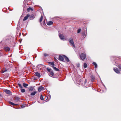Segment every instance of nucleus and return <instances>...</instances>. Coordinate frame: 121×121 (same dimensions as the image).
I'll return each instance as SVG.
<instances>
[{
    "instance_id": "f257e3e1",
    "label": "nucleus",
    "mask_w": 121,
    "mask_h": 121,
    "mask_svg": "<svg viewBox=\"0 0 121 121\" xmlns=\"http://www.w3.org/2000/svg\"><path fill=\"white\" fill-rule=\"evenodd\" d=\"M69 43H70L71 46L73 47H74V48H75V47L72 38H69Z\"/></svg>"
},
{
    "instance_id": "f03ea898",
    "label": "nucleus",
    "mask_w": 121,
    "mask_h": 121,
    "mask_svg": "<svg viewBox=\"0 0 121 121\" xmlns=\"http://www.w3.org/2000/svg\"><path fill=\"white\" fill-rule=\"evenodd\" d=\"M81 59L83 61L86 58V55L85 53H82L80 55Z\"/></svg>"
},
{
    "instance_id": "7ed1b4c3",
    "label": "nucleus",
    "mask_w": 121,
    "mask_h": 121,
    "mask_svg": "<svg viewBox=\"0 0 121 121\" xmlns=\"http://www.w3.org/2000/svg\"><path fill=\"white\" fill-rule=\"evenodd\" d=\"M59 36L60 39L63 40H66V39L65 38L64 36L62 34L59 33Z\"/></svg>"
},
{
    "instance_id": "20e7f679",
    "label": "nucleus",
    "mask_w": 121,
    "mask_h": 121,
    "mask_svg": "<svg viewBox=\"0 0 121 121\" xmlns=\"http://www.w3.org/2000/svg\"><path fill=\"white\" fill-rule=\"evenodd\" d=\"M64 57L60 55L59 56L58 60L61 61H64Z\"/></svg>"
},
{
    "instance_id": "39448f33",
    "label": "nucleus",
    "mask_w": 121,
    "mask_h": 121,
    "mask_svg": "<svg viewBox=\"0 0 121 121\" xmlns=\"http://www.w3.org/2000/svg\"><path fill=\"white\" fill-rule=\"evenodd\" d=\"M44 89L43 87L42 86H39L38 88V91L39 92H40L42 90H43Z\"/></svg>"
},
{
    "instance_id": "423d86ee",
    "label": "nucleus",
    "mask_w": 121,
    "mask_h": 121,
    "mask_svg": "<svg viewBox=\"0 0 121 121\" xmlns=\"http://www.w3.org/2000/svg\"><path fill=\"white\" fill-rule=\"evenodd\" d=\"M113 70L115 72L117 73H120V71L118 70V69L116 68H114L113 69Z\"/></svg>"
},
{
    "instance_id": "0eeeda50",
    "label": "nucleus",
    "mask_w": 121,
    "mask_h": 121,
    "mask_svg": "<svg viewBox=\"0 0 121 121\" xmlns=\"http://www.w3.org/2000/svg\"><path fill=\"white\" fill-rule=\"evenodd\" d=\"M4 91L6 93L8 94H9L11 93V91L7 89L5 90Z\"/></svg>"
},
{
    "instance_id": "6e6552de",
    "label": "nucleus",
    "mask_w": 121,
    "mask_h": 121,
    "mask_svg": "<svg viewBox=\"0 0 121 121\" xmlns=\"http://www.w3.org/2000/svg\"><path fill=\"white\" fill-rule=\"evenodd\" d=\"M63 56L64 57V59L67 62H69V60L68 57L64 55H63Z\"/></svg>"
},
{
    "instance_id": "1a4fd4ad",
    "label": "nucleus",
    "mask_w": 121,
    "mask_h": 121,
    "mask_svg": "<svg viewBox=\"0 0 121 121\" xmlns=\"http://www.w3.org/2000/svg\"><path fill=\"white\" fill-rule=\"evenodd\" d=\"M53 23V22L51 21L47 22V24L48 25H52Z\"/></svg>"
},
{
    "instance_id": "9d476101",
    "label": "nucleus",
    "mask_w": 121,
    "mask_h": 121,
    "mask_svg": "<svg viewBox=\"0 0 121 121\" xmlns=\"http://www.w3.org/2000/svg\"><path fill=\"white\" fill-rule=\"evenodd\" d=\"M4 49L5 51H9L10 50L9 48L8 47H4Z\"/></svg>"
},
{
    "instance_id": "9b49d317",
    "label": "nucleus",
    "mask_w": 121,
    "mask_h": 121,
    "mask_svg": "<svg viewBox=\"0 0 121 121\" xmlns=\"http://www.w3.org/2000/svg\"><path fill=\"white\" fill-rule=\"evenodd\" d=\"M30 16V15L27 14L26 16L23 19V21H25L28 18V17Z\"/></svg>"
},
{
    "instance_id": "f8f14e48",
    "label": "nucleus",
    "mask_w": 121,
    "mask_h": 121,
    "mask_svg": "<svg viewBox=\"0 0 121 121\" xmlns=\"http://www.w3.org/2000/svg\"><path fill=\"white\" fill-rule=\"evenodd\" d=\"M20 98L17 97H15V100L16 102L19 101L20 100Z\"/></svg>"
},
{
    "instance_id": "ddd939ff",
    "label": "nucleus",
    "mask_w": 121,
    "mask_h": 121,
    "mask_svg": "<svg viewBox=\"0 0 121 121\" xmlns=\"http://www.w3.org/2000/svg\"><path fill=\"white\" fill-rule=\"evenodd\" d=\"M35 75L38 77L39 78L40 77V75L39 73H38V72H36L35 73Z\"/></svg>"
},
{
    "instance_id": "4468645a",
    "label": "nucleus",
    "mask_w": 121,
    "mask_h": 121,
    "mask_svg": "<svg viewBox=\"0 0 121 121\" xmlns=\"http://www.w3.org/2000/svg\"><path fill=\"white\" fill-rule=\"evenodd\" d=\"M91 80L92 81L94 80L95 79V77L94 76L92 75H91Z\"/></svg>"
},
{
    "instance_id": "2eb2a0df",
    "label": "nucleus",
    "mask_w": 121,
    "mask_h": 121,
    "mask_svg": "<svg viewBox=\"0 0 121 121\" xmlns=\"http://www.w3.org/2000/svg\"><path fill=\"white\" fill-rule=\"evenodd\" d=\"M37 93L36 91H35L31 93L30 94V95L31 96H33L35 95Z\"/></svg>"
},
{
    "instance_id": "dca6fc26",
    "label": "nucleus",
    "mask_w": 121,
    "mask_h": 121,
    "mask_svg": "<svg viewBox=\"0 0 121 121\" xmlns=\"http://www.w3.org/2000/svg\"><path fill=\"white\" fill-rule=\"evenodd\" d=\"M9 104H10L11 105H17V104H14L13 103V102H10V101H9Z\"/></svg>"
},
{
    "instance_id": "f3484780",
    "label": "nucleus",
    "mask_w": 121,
    "mask_h": 121,
    "mask_svg": "<svg viewBox=\"0 0 121 121\" xmlns=\"http://www.w3.org/2000/svg\"><path fill=\"white\" fill-rule=\"evenodd\" d=\"M9 71V69H4L2 71V73H4L5 72H7V71Z\"/></svg>"
},
{
    "instance_id": "a211bd4d",
    "label": "nucleus",
    "mask_w": 121,
    "mask_h": 121,
    "mask_svg": "<svg viewBox=\"0 0 121 121\" xmlns=\"http://www.w3.org/2000/svg\"><path fill=\"white\" fill-rule=\"evenodd\" d=\"M52 67L53 69L55 71H59V70L57 68L54 66H53Z\"/></svg>"
},
{
    "instance_id": "6ab92c4d",
    "label": "nucleus",
    "mask_w": 121,
    "mask_h": 121,
    "mask_svg": "<svg viewBox=\"0 0 121 121\" xmlns=\"http://www.w3.org/2000/svg\"><path fill=\"white\" fill-rule=\"evenodd\" d=\"M30 10L32 11H33V9L30 7H29L27 9V10L28 12L30 11Z\"/></svg>"
},
{
    "instance_id": "aec40b11",
    "label": "nucleus",
    "mask_w": 121,
    "mask_h": 121,
    "mask_svg": "<svg viewBox=\"0 0 121 121\" xmlns=\"http://www.w3.org/2000/svg\"><path fill=\"white\" fill-rule=\"evenodd\" d=\"M92 64L95 66V68H96L97 67V65L96 63L94 62H93Z\"/></svg>"
},
{
    "instance_id": "412c9836",
    "label": "nucleus",
    "mask_w": 121,
    "mask_h": 121,
    "mask_svg": "<svg viewBox=\"0 0 121 121\" xmlns=\"http://www.w3.org/2000/svg\"><path fill=\"white\" fill-rule=\"evenodd\" d=\"M23 86L25 88L27 87V86H28V85L27 84L25 83H23Z\"/></svg>"
},
{
    "instance_id": "4be33fe9",
    "label": "nucleus",
    "mask_w": 121,
    "mask_h": 121,
    "mask_svg": "<svg viewBox=\"0 0 121 121\" xmlns=\"http://www.w3.org/2000/svg\"><path fill=\"white\" fill-rule=\"evenodd\" d=\"M34 87L32 86H30L29 88V90L30 91H32L33 90Z\"/></svg>"
},
{
    "instance_id": "5701e85b",
    "label": "nucleus",
    "mask_w": 121,
    "mask_h": 121,
    "mask_svg": "<svg viewBox=\"0 0 121 121\" xmlns=\"http://www.w3.org/2000/svg\"><path fill=\"white\" fill-rule=\"evenodd\" d=\"M47 70L49 72H50L51 71H52L51 69L50 68H47Z\"/></svg>"
},
{
    "instance_id": "b1692460",
    "label": "nucleus",
    "mask_w": 121,
    "mask_h": 121,
    "mask_svg": "<svg viewBox=\"0 0 121 121\" xmlns=\"http://www.w3.org/2000/svg\"><path fill=\"white\" fill-rule=\"evenodd\" d=\"M50 74L52 76L54 75V73L53 71H52L50 72Z\"/></svg>"
},
{
    "instance_id": "393cba45",
    "label": "nucleus",
    "mask_w": 121,
    "mask_h": 121,
    "mask_svg": "<svg viewBox=\"0 0 121 121\" xmlns=\"http://www.w3.org/2000/svg\"><path fill=\"white\" fill-rule=\"evenodd\" d=\"M84 66L85 68H86L87 67V64L85 63H84Z\"/></svg>"
},
{
    "instance_id": "a878e982",
    "label": "nucleus",
    "mask_w": 121,
    "mask_h": 121,
    "mask_svg": "<svg viewBox=\"0 0 121 121\" xmlns=\"http://www.w3.org/2000/svg\"><path fill=\"white\" fill-rule=\"evenodd\" d=\"M21 91L22 92L24 93L25 92V90L24 89H21Z\"/></svg>"
},
{
    "instance_id": "bb28decb",
    "label": "nucleus",
    "mask_w": 121,
    "mask_h": 121,
    "mask_svg": "<svg viewBox=\"0 0 121 121\" xmlns=\"http://www.w3.org/2000/svg\"><path fill=\"white\" fill-rule=\"evenodd\" d=\"M43 18V16H42L39 19V22H41V21H42Z\"/></svg>"
},
{
    "instance_id": "cd10ccee",
    "label": "nucleus",
    "mask_w": 121,
    "mask_h": 121,
    "mask_svg": "<svg viewBox=\"0 0 121 121\" xmlns=\"http://www.w3.org/2000/svg\"><path fill=\"white\" fill-rule=\"evenodd\" d=\"M35 17V16L34 14H32L30 16V17L31 18H34Z\"/></svg>"
},
{
    "instance_id": "c85d7f7f",
    "label": "nucleus",
    "mask_w": 121,
    "mask_h": 121,
    "mask_svg": "<svg viewBox=\"0 0 121 121\" xmlns=\"http://www.w3.org/2000/svg\"><path fill=\"white\" fill-rule=\"evenodd\" d=\"M40 99L42 100H44L43 98V96L42 95H41Z\"/></svg>"
},
{
    "instance_id": "c756f323",
    "label": "nucleus",
    "mask_w": 121,
    "mask_h": 121,
    "mask_svg": "<svg viewBox=\"0 0 121 121\" xmlns=\"http://www.w3.org/2000/svg\"><path fill=\"white\" fill-rule=\"evenodd\" d=\"M18 86H19V87H20V88H22V86L21 85V84L20 83H18Z\"/></svg>"
},
{
    "instance_id": "7c9ffc66",
    "label": "nucleus",
    "mask_w": 121,
    "mask_h": 121,
    "mask_svg": "<svg viewBox=\"0 0 121 121\" xmlns=\"http://www.w3.org/2000/svg\"><path fill=\"white\" fill-rule=\"evenodd\" d=\"M82 35L84 37V38L86 36V35L84 33H83L82 34Z\"/></svg>"
},
{
    "instance_id": "2f4dec72",
    "label": "nucleus",
    "mask_w": 121,
    "mask_h": 121,
    "mask_svg": "<svg viewBox=\"0 0 121 121\" xmlns=\"http://www.w3.org/2000/svg\"><path fill=\"white\" fill-rule=\"evenodd\" d=\"M81 29H78V30L77 33H80V32H81Z\"/></svg>"
},
{
    "instance_id": "473e14b6",
    "label": "nucleus",
    "mask_w": 121,
    "mask_h": 121,
    "mask_svg": "<svg viewBox=\"0 0 121 121\" xmlns=\"http://www.w3.org/2000/svg\"><path fill=\"white\" fill-rule=\"evenodd\" d=\"M50 64L52 65V66H53V65H54V62H51L50 63Z\"/></svg>"
},
{
    "instance_id": "72a5a7b5",
    "label": "nucleus",
    "mask_w": 121,
    "mask_h": 121,
    "mask_svg": "<svg viewBox=\"0 0 121 121\" xmlns=\"http://www.w3.org/2000/svg\"><path fill=\"white\" fill-rule=\"evenodd\" d=\"M44 56L46 57V56H48V55L47 54L45 53V54H44Z\"/></svg>"
},
{
    "instance_id": "f704fd0d",
    "label": "nucleus",
    "mask_w": 121,
    "mask_h": 121,
    "mask_svg": "<svg viewBox=\"0 0 121 121\" xmlns=\"http://www.w3.org/2000/svg\"><path fill=\"white\" fill-rule=\"evenodd\" d=\"M118 68L121 70V65H118Z\"/></svg>"
},
{
    "instance_id": "c9c22d12",
    "label": "nucleus",
    "mask_w": 121,
    "mask_h": 121,
    "mask_svg": "<svg viewBox=\"0 0 121 121\" xmlns=\"http://www.w3.org/2000/svg\"><path fill=\"white\" fill-rule=\"evenodd\" d=\"M86 82H87V80L86 79L85 80V82H84V84H85L86 83Z\"/></svg>"
},
{
    "instance_id": "e433bc0d",
    "label": "nucleus",
    "mask_w": 121,
    "mask_h": 121,
    "mask_svg": "<svg viewBox=\"0 0 121 121\" xmlns=\"http://www.w3.org/2000/svg\"><path fill=\"white\" fill-rule=\"evenodd\" d=\"M77 67H79V64L78 63L77 64Z\"/></svg>"
},
{
    "instance_id": "4c0bfd02",
    "label": "nucleus",
    "mask_w": 121,
    "mask_h": 121,
    "mask_svg": "<svg viewBox=\"0 0 121 121\" xmlns=\"http://www.w3.org/2000/svg\"><path fill=\"white\" fill-rule=\"evenodd\" d=\"M23 106L22 105V106H21V107H22V108H22L23 107Z\"/></svg>"
},
{
    "instance_id": "58836bf2",
    "label": "nucleus",
    "mask_w": 121,
    "mask_h": 121,
    "mask_svg": "<svg viewBox=\"0 0 121 121\" xmlns=\"http://www.w3.org/2000/svg\"><path fill=\"white\" fill-rule=\"evenodd\" d=\"M54 58L55 60V59L56 60V59L55 58V57H54Z\"/></svg>"
},
{
    "instance_id": "ea45409f",
    "label": "nucleus",
    "mask_w": 121,
    "mask_h": 121,
    "mask_svg": "<svg viewBox=\"0 0 121 121\" xmlns=\"http://www.w3.org/2000/svg\"><path fill=\"white\" fill-rule=\"evenodd\" d=\"M1 96V95L0 94V96Z\"/></svg>"
}]
</instances>
